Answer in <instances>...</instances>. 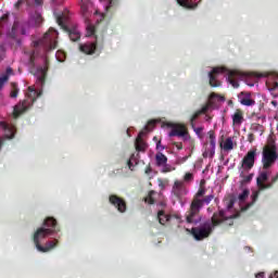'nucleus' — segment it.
I'll return each mask as SVG.
<instances>
[{
    "label": "nucleus",
    "instance_id": "obj_12",
    "mask_svg": "<svg viewBox=\"0 0 278 278\" xmlns=\"http://www.w3.org/2000/svg\"><path fill=\"white\" fill-rule=\"evenodd\" d=\"M0 127L5 131V135L0 138V149H3L5 140H12L14 138V126L9 125L5 122H0Z\"/></svg>",
    "mask_w": 278,
    "mask_h": 278
},
{
    "label": "nucleus",
    "instance_id": "obj_32",
    "mask_svg": "<svg viewBox=\"0 0 278 278\" xmlns=\"http://www.w3.org/2000/svg\"><path fill=\"white\" fill-rule=\"evenodd\" d=\"M12 88L13 90L11 91L10 97L16 99V97H18V87L16 86V83H12Z\"/></svg>",
    "mask_w": 278,
    "mask_h": 278
},
{
    "label": "nucleus",
    "instance_id": "obj_49",
    "mask_svg": "<svg viewBox=\"0 0 278 278\" xmlns=\"http://www.w3.org/2000/svg\"><path fill=\"white\" fill-rule=\"evenodd\" d=\"M277 88H278V83L274 81L273 87L270 88V90H277Z\"/></svg>",
    "mask_w": 278,
    "mask_h": 278
},
{
    "label": "nucleus",
    "instance_id": "obj_54",
    "mask_svg": "<svg viewBox=\"0 0 278 278\" xmlns=\"http://www.w3.org/2000/svg\"><path fill=\"white\" fill-rule=\"evenodd\" d=\"M149 125H155V122L154 121H150Z\"/></svg>",
    "mask_w": 278,
    "mask_h": 278
},
{
    "label": "nucleus",
    "instance_id": "obj_17",
    "mask_svg": "<svg viewBox=\"0 0 278 278\" xmlns=\"http://www.w3.org/2000/svg\"><path fill=\"white\" fill-rule=\"evenodd\" d=\"M142 136H144V131H140L135 141V149L138 153H144V151H147L148 146L147 142H144V139H142Z\"/></svg>",
    "mask_w": 278,
    "mask_h": 278
},
{
    "label": "nucleus",
    "instance_id": "obj_28",
    "mask_svg": "<svg viewBox=\"0 0 278 278\" xmlns=\"http://www.w3.org/2000/svg\"><path fill=\"white\" fill-rule=\"evenodd\" d=\"M249 194H251V191L249 189H244L242 193L238 195V200L240 203H244L247 199H249Z\"/></svg>",
    "mask_w": 278,
    "mask_h": 278
},
{
    "label": "nucleus",
    "instance_id": "obj_55",
    "mask_svg": "<svg viewBox=\"0 0 278 278\" xmlns=\"http://www.w3.org/2000/svg\"><path fill=\"white\" fill-rule=\"evenodd\" d=\"M144 129H146V131H149V126H146Z\"/></svg>",
    "mask_w": 278,
    "mask_h": 278
},
{
    "label": "nucleus",
    "instance_id": "obj_21",
    "mask_svg": "<svg viewBox=\"0 0 278 278\" xmlns=\"http://www.w3.org/2000/svg\"><path fill=\"white\" fill-rule=\"evenodd\" d=\"M244 123V113L242 110L238 109L232 115V125H242Z\"/></svg>",
    "mask_w": 278,
    "mask_h": 278
},
{
    "label": "nucleus",
    "instance_id": "obj_42",
    "mask_svg": "<svg viewBox=\"0 0 278 278\" xmlns=\"http://www.w3.org/2000/svg\"><path fill=\"white\" fill-rule=\"evenodd\" d=\"M164 149H166V147L162 146V140H159L156 142V150L157 151H164Z\"/></svg>",
    "mask_w": 278,
    "mask_h": 278
},
{
    "label": "nucleus",
    "instance_id": "obj_19",
    "mask_svg": "<svg viewBox=\"0 0 278 278\" xmlns=\"http://www.w3.org/2000/svg\"><path fill=\"white\" fill-rule=\"evenodd\" d=\"M14 75L12 67H8L4 74L0 76V91L3 90V86L10 80V76Z\"/></svg>",
    "mask_w": 278,
    "mask_h": 278
},
{
    "label": "nucleus",
    "instance_id": "obj_4",
    "mask_svg": "<svg viewBox=\"0 0 278 278\" xmlns=\"http://www.w3.org/2000/svg\"><path fill=\"white\" fill-rule=\"evenodd\" d=\"M277 162V146L269 144L263 148V156H262V164L263 169L268 170V168L273 167V164Z\"/></svg>",
    "mask_w": 278,
    "mask_h": 278
},
{
    "label": "nucleus",
    "instance_id": "obj_3",
    "mask_svg": "<svg viewBox=\"0 0 278 278\" xmlns=\"http://www.w3.org/2000/svg\"><path fill=\"white\" fill-rule=\"evenodd\" d=\"M233 218L236 216L227 217L225 216V211L220 210L218 213H214L211 223H205L201 227H193L191 228V235L198 241L205 240V238H210L212 236V231H214V227H218L225 220H229V225H233Z\"/></svg>",
    "mask_w": 278,
    "mask_h": 278
},
{
    "label": "nucleus",
    "instance_id": "obj_36",
    "mask_svg": "<svg viewBox=\"0 0 278 278\" xmlns=\"http://www.w3.org/2000/svg\"><path fill=\"white\" fill-rule=\"evenodd\" d=\"M27 5H42L43 0H26Z\"/></svg>",
    "mask_w": 278,
    "mask_h": 278
},
{
    "label": "nucleus",
    "instance_id": "obj_5",
    "mask_svg": "<svg viewBox=\"0 0 278 278\" xmlns=\"http://www.w3.org/2000/svg\"><path fill=\"white\" fill-rule=\"evenodd\" d=\"M66 21H68V16L64 14H61L56 17L58 25H60L61 29L68 34L70 40H72V42H77L81 39V34L79 30H77V28H68V26H66Z\"/></svg>",
    "mask_w": 278,
    "mask_h": 278
},
{
    "label": "nucleus",
    "instance_id": "obj_22",
    "mask_svg": "<svg viewBox=\"0 0 278 278\" xmlns=\"http://www.w3.org/2000/svg\"><path fill=\"white\" fill-rule=\"evenodd\" d=\"M240 72L228 71V81L232 85L233 88H240V84L236 80V77H239Z\"/></svg>",
    "mask_w": 278,
    "mask_h": 278
},
{
    "label": "nucleus",
    "instance_id": "obj_30",
    "mask_svg": "<svg viewBox=\"0 0 278 278\" xmlns=\"http://www.w3.org/2000/svg\"><path fill=\"white\" fill-rule=\"evenodd\" d=\"M17 28H18V24L14 23L11 30L8 34L9 38H12L13 40L16 39V29Z\"/></svg>",
    "mask_w": 278,
    "mask_h": 278
},
{
    "label": "nucleus",
    "instance_id": "obj_7",
    "mask_svg": "<svg viewBox=\"0 0 278 278\" xmlns=\"http://www.w3.org/2000/svg\"><path fill=\"white\" fill-rule=\"evenodd\" d=\"M34 103H36V97H28V99L16 104L13 110V118H18L21 114H25V112H27V110H29Z\"/></svg>",
    "mask_w": 278,
    "mask_h": 278
},
{
    "label": "nucleus",
    "instance_id": "obj_58",
    "mask_svg": "<svg viewBox=\"0 0 278 278\" xmlns=\"http://www.w3.org/2000/svg\"><path fill=\"white\" fill-rule=\"evenodd\" d=\"M53 2H55V0H52Z\"/></svg>",
    "mask_w": 278,
    "mask_h": 278
},
{
    "label": "nucleus",
    "instance_id": "obj_51",
    "mask_svg": "<svg viewBox=\"0 0 278 278\" xmlns=\"http://www.w3.org/2000/svg\"><path fill=\"white\" fill-rule=\"evenodd\" d=\"M37 22H38V23H42V16H41V15H38V16H37Z\"/></svg>",
    "mask_w": 278,
    "mask_h": 278
},
{
    "label": "nucleus",
    "instance_id": "obj_33",
    "mask_svg": "<svg viewBox=\"0 0 278 278\" xmlns=\"http://www.w3.org/2000/svg\"><path fill=\"white\" fill-rule=\"evenodd\" d=\"M212 105V101H208L206 104L202 106V110H198L200 114H207L210 111V106Z\"/></svg>",
    "mask_w": 278,
    "mask_h": 278
},
{
    "label": "nucleus",
    "instance_id": "obj_53",
    "mask_svg": "<svg viewBox=\"0 0 278 278\" xmlns=\"http://www.w3.org/2000/svg\"><path fill=\"white\" fill-rule=\"evenodd\" d=\"M271 105H274L275 108H277V101H271Z\"/></svg>",
    "mask_w": 278,
    "mask_h": 278
},
{
    "label": "nucleus",
    "instance_id": "obj_52",
    "mask_svg": "<svg viewBox=\"0 0 278 278\" xmlns=\"http://www.w3.org/2000/svg\"><path fill=\"white\" fill-rule=\"evenodd\" d=\"M25 34H27V31L25 30V28H22V36H25Z\"/></svg>",
    "mask_w": 278,
    "mask_h": 278
},
{
    "label": "nucleus",
    "instance_id": "obj_15",
    "mask_svg": "<svg viewBox=\"0 0 278 278\" xmlns=\"http://www.w3.org/2000/svg\"><path fill=\"white\" fill-rule=\"evenodd\" d=\"M81 53L86 55H94L97 53V42H86L79 46Z\"/></svg>",
    "mask_w": 278,
    "mask_h": 278
},
{
    "label": "nucleus",
    "instance_id": "obj_38",
    "mask_svg": "<svg viewBox=\"0 0 278 278\" xmlns=\"http://www.w3.org/2000/svg\"><path fill=\"white\" fill-rule=\"evenodd\" d=\"M252 180H253V174L243 176V184H250V181H252Z\"/></svg>",
    "mask_w": 278,
    "mask_h": 278
},
{
    "label": "nucleus",
    "instance_id": "obj_6",
    "mask_svg": "<svg viewBox=\"0 0 278 278\" xmlns=\"http://www.w3.org/2000/svg\"><path fill=\"white\" fill-rule=\"evenodd\" d=\"M166 127L172 128L169 131V138H184V140H188V126L186 124L179 123H166Z\"/></svg>",
    "mask_w": 278,
    "mask_h": 278
},
{
    "label": "nucleus",
    "instance_id": "obj_35",
    "mask_svg": "<svg viewBox=\"0 0 278 278\" xmlns=\"http://www.w3.org/2000/svg\"><path fill=\"white\" fill-rule=\"evenodd\" d=\"M201 116V113L199 111H195L193 113V115L190 118V123H191V127H194V122L197 121V118H199Z\"/></svg>",
    "mask_w": 278,
    "mask_h": 278
},
{
    "label": "nucleus",
    "instance_id": "obj_56",
    "mask_svg": "<svg viewBox=\"0 0 278 278\" xmlns=\"http://www.w3.org/2000/svg\"><path fill=\"white\" fill-rule=\"evenodd\" d=\"M30 92H33L34 94H36V90H30Z\"/></svg>",
    "mask_w": 278,
    "mask_h": 278
},
{
    "label": "nucleus",
    "instance_id": "obj_10",
    "mask_svg": "<svg viewBox=\"0 0 278 278\" xmlns=\"http://www.w3.org/2000/svg\"><path fill=\"white\" fill-rule=\"evenodd\" d=\"M109 202L111 203V205H113V207L117 208V212H119L121 214H125V212H127V202L125 201V199L116 194H111L109 197Z\"/></svg>",
    "mask_w": 278,
    "mask_h": 278
},
{
    "label": "nucleus",
    "instance_id": "obj_27",
    "mask_svg": "<svg viewBox=\"0 0 278 278\" xmlns=\"http://www.w3.org/2000/svg\"><path fill=\"white\" fill-rule=\"evenodd\" d=\"M250 129L251 131L261 134V136L264 134V126L262 124L253 123L251 124Z\"/></svg>",
    "mask_w": 278,
    "mask_h": 278
},
{
    "label": "nucleus",
    "instance_id": "obj_24",
    "mask_svg": "<svg viewBox=\"0 0 278 278\" xmlns=\"http://www.w3.org/2000/svg\"><path fill=\"white\" fill-rule=\"evenodd\" d=\"M140 157V153L131 154L130 159L127 161V166L130 170H134V167L138 165V160Z\"/></svg>",
    "mask_w": 278,
    "mask_h": 278
},
{
    "label": "nucleus",
    "instance_id": "obj_29",
    "mask_svg": "<svg viewBox=\"0 0 278 278\" xmlns=\"http://www.w3.org/2000/svg\"><path fill=\"white\" fill-rule=\"evenodd\" d=\"M9 21H10V14H3L0 17V30L3 29V27H5V25H8Z\"/></svg>",
    "mask_w": 278,
    "mask_h": 278
},
{
    "label": "nucleus",
    "instance_id": "obj_46",
    "mask_svg": "<svg viewBox=\"0 0 278 278\" xmlns=\"http://www.w3.org/2000/svg\"><path fill=\"white\" fill-rule=\"evenodd\" d=\"M173 146L176 147L178 151H181V149H184V144L181 142H173Z\"/></svg>",
    "mask_w": 278,
    "mask_h": 278
},
{
    "label": "nucleus",
    "instance_id": "obj_16",
    "mask_svg": "<svg viewBox=\"0 0 278 278\" xmlns=\"http://www.w3.org/2000/svg\"><path fill=\"white\" fill-rule=\"evenodd\" d=\"M238 99L241 105H245L247 108H251V105L255 104V100L251 99V93L244 91L239 93Z\"/></svg>",
    "mask_w": 278,
    "mask_h": 278
},
{
    "label": "nucleus",
    "instance_id": "obj_43",
    "mask_svg": "<svg viewBox=\"0 0 278 278\" xmlns=\"http://www.w3.org/2000/svg\"><path fill=\"white\" fill-rule=\"evenodd\" d=\"M236 203V200L233 199H230L228 202H227V210H231L233 207Z\"/></svg>",
    "mask_w": 278,
    "mask_h": 278
},
{
    "label": "nucleus",
    "instance_id": "obj_8",
    "mask_svg": "<svg viewBox=\"0 0 278 278\" xmlns=\"http://www.w3.org/2000/svg\"><path fill=\"white\" fill-rule=\"evenodd\" d=\"M255 160H257V149L254 148L243 156L241 161V167L243 170H251L255 166Z\"/></svg>",
    "mask_w": 278,
    "mask_h": 278
},
{
    "label": "nucleus",
    "instance_id": "obj_45",
    "mask_svg": "<svg viewBox=\"0 0 278 278\" xmlns=\"http://www.w3.org/2000/svg\"><path fill=\"white\" fill-rule=\"evenodd\" d=\"M23 3H25V0H17L14 4L15 10H18Z\"/></svg>",
    "mask_w": 278,
    "mask_h": 278
},
{
    "label": "nucleus",
    "instance_id": "obj_20",
    "mask_svg": "<svg viewBox=\"0 0 278 278\" xmlns=\"http://www.w3.org/2000/svg\"><path fill=\"white\" fill-rule=\"evenodd\" d=\"M177 3L180 4L181 8H186L187 10H197L199 8V3L193 0H176Z\"/></svg>",
    "mask_w": 278,
    "mask_h": 278
},
{
    "label": "nucleus",
    "instance_id": "obj_11",
    "mask_svg": "<svg viewBox=\"0 0 278 278\" xmlns=\"http://www.w3.org/2000/svg\"><path fill=\"white\" fill-rule=\"evenodd\" d=\"M227 73L225 67H215L208 73V84L212 88H219L220 80L216 79V76Z\"/></svg>",
    "mask_w": 278,
    "mask_h": 278
},
{
    "label": "nucleus",
    "instance_id": "obj_9",
    "mask_svg": "<svg viewBox=\"0 0 278 278\" xmlns=\"http://www.w3.org/2000/svg\"><path fill=\"white\" fill-rule=\"evenodd\" d=\"M42 42L47 45L49 51L58 49V31L49 29V31L43 35Z\"/></svg>",
    "mask_w": 278,
    "mask_h": 278
},
{
    "label": "nucleus",
    "instance_id": "obj_34",
    "mask_svg": "<svg viewBox=\"0 0 278 278\" xmlns=\"http://www.w3.org/2000/svg\"><path fill=\"white\" fill-rule=\"evenodd\" d=\"M86 29H87V36L88 37L94 36L96 28L92 24H88Z\"/></svg>",
    "mask_w": 278,
    "mask_h": 278
},
{
    "label": "nucleus",
    "instance_id": "obj_48",
    "mask_svg": "<svg viewBox=\"0 0 278 278\" xmlns=\"http://www.w3.org/2000/svg\"><path fill=\"white\" fill-rule=\"evenodd\" d=\"M269 278H278V270H275L269 275Z\"/></svg>",
    "mask_w": 278,
    "mask_h": 278
},
{
    "label": "nucleus",
    "instance_id": "obj_25",
    "mask_svg": "<svg viewBox=\"0 0 278 278\" xmlns=\"http://www.w3.org/2000/svg\"><path fill=\"white\" fill-rule=\"evenodd\" d=\"M157 220L160 225H166V223L170 220V215H167L166 213H164V211H159Z\"/></svg>",
    "mask_w": 278,
    "mask_h": 278
},
{
    "label": "nucleus",
    "instance_id": "obj_14",
    "mask_svg": "<svg viewBox=\"0 0 278 278\" xmlns=\"http://www.w3.org/2000/svg\"><path fill=\"white\" fill-rule=\"evenodd\" d=\"M172 192L176 199H181V197H186V194H188V189L186 188V185H184V181L176 180L174 182Z\"/></svg>",
    "mask_w": 278,
    "mask_h": 278
},
{
    "label": "nucleus",
    "instance_id": "obj_1",
    "mask_svg": "<svg viewBox=\"0 0 278 278\" xmlns=\"http://www.w3.org/2000/svg\"><path fill=\"white\" fill-rule=\"evenodd\" d=\"M55 231H60V229H58V220H55V218L53 217H47L43 220V227L38 228L33 236V241L37 251H39L40 253H49V251L58 247V239H54L53 241H48L46 243V247H42L40 244V240H45L47 236H53Z\"/></svg>",
    "mask_w": 278,
    "mask_h": 278
},
{
    "label": "nucleus",
    "instance_id": "obj_23",
    "mask_svg": "<svg viewBox=\"0 0 278 278\" xmlns=\"http://www.w3.org/2000/svg\"><path fill=\"white\" fill-rule=\"evenodd\" d=\"M219 147L224 151H233V139L228 137L224 142L223 141L219 142Z\"/></svg>",
    "mask_w": 278,
    "mask_h": 278
},
{
    "label": "nucleus",
    "instance_id": "obj_57",
    "mask_svg": "<svg viewBox=\"0 0 278 278\" xmlns=\"http://www.w3.org/2000/svg\"><path fill=\"white\" fill-rule=\"evenodd\" d=\"M153 140H157V137H154Z\"/></svg>",
    "mask_w": 278,
    "mask_h": 278
},
{
    "label": "nucleus",
    "instance_id": "obj_31",
    "mask_svg": "<svg viewBox=\"0 0 278 278\" xmlns=\"http://www.w3.org/2000/svg\"><path fill=\"white\" fill-rule=\"evenodd\" d=\"M153 194H155V191H150L148 197L144 198L146 203L149 205H153L155 203V199H153Z\"/></svg>",
    "mask_w": 278,
    "mask_h": 278
},
{
    "label": "nucleus",
    "instance_id": "obj_44",
    "mask_svg": "<svg viewBox=\"0 0 278 278\" xmlns=\"http://www.w3.org/2000/svg\"><path fill=\"white\" fill-rule=\"evenodd\" d=\"M36 62V55H34V53L33 54H30V58H29V64H30V66H35V63Z\"/></svg>",
    "mask_w": 278,
    "mask_h": 278
},
{
    "label": "nucleus",
    "instance_id": "obj_40",
    "mask_svg": "<svg viewBox=\"0 0 278 278\" xmlns=\"http://www.w3.org/2000/svg\"><path fill=\"white\" fill-rule=\"evenodd\" d=\"M184 179L185 181H192V179H194V176L192 175V173H187Z\"/></svg>",
    "mask_w": 278,
    "mask_h": 278
},
{
    "label": "nucleus",
    "instance_id": "obj_50",
    "mask_svg": "<svg viewBox=\"0 0 278 278\" xmlns=\"http://www.w3.org/2000/svg\"><path fill=\"white\" fill-rule=\"evenodd\" d=\"M151 170H152V169H151V166H147V167H146V175H149V174L151 173Z\"/></svg>",
    "mask_w": 278,
    "mask_h": 278
},
{
    "label": "nucleus",
    "instance_id": "obj_37",
    "mask_svg": "<svg viewBox=\"0 0 278 278\" xmlns=\"http://www.w3.org/2000/svg\"><path fill=\"white\" fill-rule=\"evenodd\" d=\"M212 99H219V101H225V97L218 94V93H215V92H212L210 94V100L212 101Z\"/></svg>",
    "mask_w": 278,
    "mask_h": 278
},
{
    "label": "nucleus",
    "instance_id": "obj_26",
    "mask_svg": "<svg viewBox=\"0 0 278 278\" xmlns=\"http://www.w3.org/2000/svg\"><path fill=\"white\" fill-rule=\"evenodd\" d=\"M155 160H156V164L159 166H164L166 164V162H168V157H166V155H164V153H162V152L156 153Z\"/></svg>",
    "mask_w": 278,
    "mask_h": 278
},
{
    "label": "nucleus",
    "instance_id": "obj_13",
    "mask_svg": "<svg viewBox=\"0 0 278 278\" xmlns=\"http://www.w3.org/2000/svg\"><path fill=\"white\" fill-rule=\"evenodd\" d=\"M47 71H49V59H45V67L37 68V84L43 88L47 83Z\"/></svg>",
    "mask_w": 278,
    "mask_h": 278
},
{
    "label": "nucleus",
    "instance_id": "obj_18",
    "mask_svg": "<svg viewBox=\"0 0 278 278\" xmlns=\"http://www.w3.org/2000/svg\"><path fill=\"white\" fill-rule=\"evenodd\" d=\"M208 142L210 149L205 153H210V156L214 157V153H216V134L214 130L208 131Z\"/></svg>",
    "mask_w": 278,
    "mask_h": 278
},
{
    "label": "nucleus",
    "instance_id": "obj_41",
    "mask_svg": "<svg viewBox=\"0 0 278 278\" xmlns=\"http://www.w3.org/2000/svg\"><path fill=\"white\" fill-rule=\"evenodd\" d=\"M248 142H250V143L255 142V135L253 132H250L248 135Z\"/></svg>",
    "mask_w": 278,
    "mask_h": 278
},
{
    "label": "nucleus",
    "instance_id": "obj_47",
    "mask_svg": "<svg viewBox=\"0 0 278 278\" xmlns=\"http://www.w3.org/2000/svg\"><path fill=\"white\" fill-rule=\"evenodd\" d=\"M193 129H194V131L198 136L203 132V127H197V128H193Z\"/></svg>",
    "mask_w": 278,
    "mask_h": 278
},
{
    "label": "nucleus",
    "instance_id": "obj_2",
    "mask_svg": "<svg viewBox=\"0 0 278 278\" xmlns=\"http://www.w3.org/2000/svg\"><path fill=\"white\" fill-rule=\"evenodd\" d=\"M205 188L200 187L198 192L194 194L189 210L186 213V220L189 225H199V223H201V210H203V205H210L212 201H214V194L205 197Z\"/></svg>",
    "mask_w": 278,
    "mask_h": 278
},
{
    "label": "nucleus",
    "instance_id": "obj_39",
    "mask_svg": "<svg viewBox=\"0 0 278 278\" xmlns=\"http://www.w3.org/2000/svg\"><path fill=\"white\" fill-rule=\"evenodd\" d=\"M80 8L84 16H86V14H88V4L83 2Z\"/></svg>",
    "mask_w": 278,
    "mask_h": 278
}]
</instances>
